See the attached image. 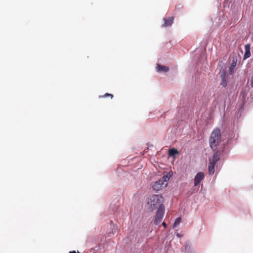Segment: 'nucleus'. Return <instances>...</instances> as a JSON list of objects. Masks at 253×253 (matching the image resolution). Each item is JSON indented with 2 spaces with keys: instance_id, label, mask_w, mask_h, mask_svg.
Instances as JSON below:
<instances>
[{
  "instance_id": "f257e3e1",
  "label": "nucleus",
  "mask_w": 253,
  "mask_h": 253,
  "mask_svg": "<svg viewBox=\"0 0 253 253\" xmlns=\"http://www.w3.org/2000/svg\"><path fill=\"white\" fill-rule=\"evenodd\" d=\"M220 142L221 135L220 130L219 129H214L211 133L209 139L210 147L212 150H215Z\"/></svg>"
},
{
  "instance_id": "f03ea898",
  "label": "nucleus",
  "mask_w": 253,
  "mask_h": 253,
  "mask_svg": "<svg viewBox=\"0 0 253 253\" xmlns=\"http://www.w3.org/2000/svg\"><path fill=\"white\" fill-rule=\"evenodd\" d=\"M163 197L159 195H153L150 198L148 204L152 209H155L157 207H159L161 205H163Z\"/></svg>"
},
{
  "instance_id": "7ed1b4c3",
  "label": "nucleus",
  "mask_w": 253,
  "mask_h": 253,
  "mask_svg": "<svg viewBox=\"0 0 253 253\" xmlns=\"http://www.w3.org/2000/svg\"><path fill=\"white\" fill-rule=\"evenodd\" d=\"M165 211L164 205H161L158 208L154 220L155 225H158L162 220Z\"/></svg>"
},
{
  "instance_id": "20e7f679",
  "label": "nucleus",
  "mask_w": 253,
  "mask_h": 253,
  "mask_svg": "<svg viewBox=\"0 0 253 253\" xmlns=\"http://www.w3.org/2000/svg\"><path fill=\"white\" fill-rule=\"evenodd\" d=\"M167 186L164 182L162 181L161 179H160L158 181H156L153 185V189L155 191H159L163 187H165Z\"/></svg>"
},
{
  "instance_id": "39448f33",
  "label": "nucleus",
  "mask_w": 253,
  "mask_h": 253,
  "mask_svg": "<svg viewBox=\"0 0 253 253\" xmlns=\"http://www.w3.org/2000/svg\"><path fill=\"white\" fill-rule=\"evenodd\" d=\"M204 178V174L202 172H198L194 178V186H198Z\"/></svg>"
},
{
  "instance_id": "423d86ee",
  "label": "nucleus",
  "mask_w": 253,
  "mask_h": 253,
  "mask_svg": "<svg viewBox=\"0 0 253 253\" xmlns=\"http://www.w3.org/2000/svg\"><path fill=\"white\" fill-rule=\"evenodd\" d=\"M220 155H221V153H220V151H219V150L216 151L215 152H214L213 153V154L212 155V159L211 160L210 159L209 161L216 164L217 163V162L220 160Z\"/></svg>"
},
{
  "instance_id": "0eeeda50",
  "label": "nucleus",
  "mask_w": 253,
  "mask_h": 253,
  "mask_svg": "<svg viewBox=\"0 0 253 253\" xmlns=\"http://www.w3.org/2000/svg\"><path fill=\"white\" fill-rule=\"evenodd\" d=\"M164 23L162 26L164 27H169L171 25L173 22V17H169L164 18Z\"/></svg>"
},
{
  "instance_id": "6e6552de",
  "label": "nucleus",
  "mask_w": 253,
  "mask_h": 253,
  "mask_svg": "<svg viewBox=\"0 0 253 253\" xmlns=\"http://www.w3.org/2000/svg\"><path fill=\"white\" fill-rule=\"evenodd\" d=\"M156 70L158 72L167 73L169 71V68L168 66H163L159 64H157Z\"/></svg>"
},
{
  "instance_id": "1a4fd4ad",
  "label": "nucleus",
  "mask_w": 253,
  "mask_h": 253,
  "mask_svg": "<svg viewBox=\"0 0 253 253\" xmlns=\"http://www.w3.org/2000/svg\"><path fill=\"white\" fill-rule=\"evenodd\" d=\"M250 44H247L245 46V53L244 54L243 57V60H246L247 58H249L251 56V52H250Z\"/></svg>"
},
{
  "instance_id": "9d476101",
  "label": "nucleus",
  "mask_w": 253,
  "mask_h": 253,
  "mask_svg": "<svg viewBox=\"0 0 253 253\" xmlns=\"http://www.w3.org/2000/svg\"><path fill=\"white\" fill-rule=\"evenodd\" d=\"M221 82L220 84L224 87H225L227 85V78L225 72H223L221 75Z\"/></svg>"
},
{
  "instance_id": "9b49d317",
  "label": "nucleus",
  "mask_w": 253,
  "mask_h": 253,
  "mask_svg": "<svg viewBox=\"0 0 253 253\" xmlns=\"http://www.w3.org/2000/svg\"><path fill=\"white\" fill-rule=\"evenodd\" d=\"M215 165V164L209 161L208 169H209V173L211 175L214 173Z\"/></svg>"
},
{
  "instance_id": "f8f14e48",
  "label": "nucleus",
  "mask_w": 253,
  "mask_h": 253,
  "mask_svg": "<svg viewBox=\"0 0 253 253\" xmlns=\"http://www.w3.org/2000/svg\"><path fill=\"white\" fill-rule=\"evenodd\" d=\"M171 176L170 172L168 173L167 174L164 175L161 179L163 182L168 185V182Z\"/></svg>"
},
{
  "instance_id": "ddd939ff",
  "label": "nucleus",
  "mask_w": 253,
  "mask_h": 253,
  "mask_svg": "<svg viewBox=\"0 0 253 253\" xmlns=\"http://www.w3.org/2000/svg\"><path fill=\"white\" fill-rule=\"evenodd\" d=\"M178 151L174 148H171L169 151V154L170 156L174 157L175 155L178 154Z\"/></svg>"
},
{
  "instance_id": "4468645a",
  "label": "nucleus",
  "mask_w": 253,
  "mask_h": 253,
  "mask_svg": "<svg viewBox=\"0 0 253 253\" xmlns=\"http://www.w3.org/2000/svg\"><path fill=\"white\" fill-rule=\"evenodd\" d=\"M181 218L180 217H177L175 219V221H174V223L173 224V228H175L176 227H177L178 225L179 224V223L181 222Z\"/></svg>"
},
{
  "instance_id": "2eb2a0df",
  "label": "nucleus",
  "mask_w": 253,
  "mask_h": 253,
  "mask_svg": "<svg viewBox=\"0 0 253 253\" xmlns=\"http://www.w3.org/2000/svg\"><path fill=\"white\" fill-rule=\"evenodd\" d=\"M236 65V62H233L232 65L230 66L229 69L230 71L231 72V70L234 68V67Z\"/></svg>"
},
{
  "instance_id": "dca6fc26",
  "label": "nucleus",
  "mask_w": 253,
  "mask_h": 253,
  "mask_svg": "<svg viewBox=\"0 0 253 253\" xmlns=\"http://www.w3.org/2000/svg\"><path fill=\"white\" fill-rule=\"evenodd\" d=\"M232 138L233 139H237V137L236 136V134H235L232 133L231 134V136L229 138V139L231 140Z\"/></svg>"
},
{
  "instance_id": "f3484780",
  "label": "nucleus",
  "mask_w": 253,
  "mask_h": 253,
  "mask_svg": "<svg viewBox=\"0 0 253 253\" xmlns=\"http://www.w3.org/2000/svg\"><path fill=\"white\" fill-rule=\"evenodd\" d=\"M103 96L104 97L110 96L111 98H112L113 97V95L111 94L106 93V94H105V95Z\"/></svg>"
},
{
  "instance_id": "a211bd4d",
  "label": "nucleus",
  "mask_w": 253,
  "mask_h": 253,
  "mask_svg": "<svg viewBox=\"0 0 253 253\" xmlns=\"http://www.w3.org/2000/svg\"><path fill=\"white\" fill-rule=\"evenodd\" d=\"M183 110H185V109H183ZM182 111H183V109H182V108H179L178 109V113H180V114H182Z\"/></svg>"
},
{
  "instance_id": "6ab92c4d",
  "label": "nucleus",
  "mask_w": 253,
  "mask_h": 253,
  "mask_svg": "<svg viewBox=\"0 0 253 253\" xmlns=\"http://www.w3.org/2000/svg\"><path fill=\"white\" fill-rule=\"evenodd\" d=\"M176 234V236L178 237V238H180L182 236L180 235V234L178 233H175Z\"/></svg>"
},
{
  "instance_id": "aec40b11",
  "label": "nucleus",
  "mask_w": 253,
  "mask_h": 253,
  "mask_svg": "<svg viewBox=\"0 0 253 253\" xmlns=\"http://www.w3.org/2000/svg\"><path fill=\"white\" fill-rule=\"evenodd\" d=\"M162 224H163V226L165 228H166L167 227V224H166V223L165 222H163L162 223Z\"/></svg>"
},
{
  "instance_id": "412c9836",
  "label": "nucleus",
  "mask_w": 253,
  "mask_h": 253,
  "mask_svg": "<svg viewBox=\"0 0 253 253\" xmlns=\"http://www.w3.org/2000/svg\"><path fill=\"white\" fill-rule=\"evenodd\" d=\"M69 253H79V252L78 251L77 252H76L75 251H70L69 252Z\"/></svg>"
},
{
  "instance_id": "4be33fe9",
  "label": "nucleus",
  "mask_w": 253,
  "mask_h": 253,
  "mask_svg": "<svg viewBox=\"0 0 253 253\" xmlns=\"http://www.w3.org/2000/svg\"><path fill=\"white\" fill-rule=\"evenodd\" d=\"M228 152V150H227V151H225V153H227Z\"/></svg>"
}]
</instances>
